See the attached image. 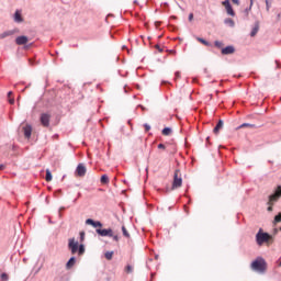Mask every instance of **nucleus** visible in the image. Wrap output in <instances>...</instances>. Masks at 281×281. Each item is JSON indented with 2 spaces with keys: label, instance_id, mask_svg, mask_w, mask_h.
Returning <instances> with one entry per match:
<instances>
[{
  "label": "nucleus",
  "instance_id": "35",
  "mask_svg": "<svg viewBox=\"0 0 281 281\" xmlns=\"http://www.w3.org/2000/svg\"><path fill=\"white\" fill-rule=\"evenodd\" d=\"M268 212H273V204H268Z\"/></svg>",
  "mask_w": 281,
  "mask_h": 281
},
{
  "label": "nucleus",
  "instance_id": "16",
  "mask_svg": "<svg viewBox=\"0 0 281 281\" xmlns=\"http://www.w3.org/2000/svg\"><path fill=\"white\" fill-rule=\"evenodd\" d=\"M76 265V257H71L68 262L66 263V269H71Z\"/></svg>",
  "mask_w": 281,
  "mask_h": 281
},
{
  "label": "nucleus",
  "instance_id": "41",
  "mask_svg": "<svg viewBox=\"0 0 281 281\" xmlns=\"http://www.w3.org/2000/svg\"><path fill=\"white\" fill-rule=\"evenodd\" d=\"M0 170H5V165H0Z\"/></svg>",
  "mask_w": 281,
  "mask_h": 281
},
{
  "label": "nucleus",
  "instance_id": "30",
  "mask_svg": "<svg viewBox=\"0 0 281 281\" xmlns=\"http://www.w3.org/2000/svg\"><path fill=\"white\" fill-rule=\"evenodd\" d=\"M214 45H215V47H217L218 49H221L224 44H223V42L215 41Z\"/></svg>",
  "mask_w": 281,
  "mask_h": 281
},
{
  "label": "nucleus",
  "instance_id": "43",
  "mask_svg": "<svg viewBox=\"0 0 281 281\" xmlns=\"http://www.w3.org/2000/svg\"><path fill=\"white\" fill-rule=\"evenodd\" d=\"M80 236H81V240L85 238V233H80Z\"/></svg>",
  "mask_w": 281,
  "mask_h": 281
},
{
  "label": "nucleus",
  "instance_id": "10",
  "mask_svg": "<svg viewBox=\"0 0 281 281\" xmlns=\"http://www.w3.org/2000/svg\"><path fill=\"white\" fill-rule=\"evenodd\" d=\"M29 41H30V40H29L27 36H25V35L18 36V37L15 38L16 45H27Z\"/></svg>",
  "mask_w": 281,
  "mask_h": 281
},
{
  "label": "nucleus",
  "instance_id": "46",
  "mask_svg": "<svg viewBox=\"0 0 281 281\" xmlns=\"http://www.w3.org/2000/svg\"><path fill=\"white\" fill-rule=\"evenodd\" d=\"M278 19H280V13L278 14Z\"/></svg>",
  "mask_w": 281,
  "mask_h": 281
},
{
  "label": "nucleus",
  "instance_id": "18",
  "mask_svg": "<svg viewBox=\"0 0 281 281\" xmlns=\"http://www.w3.org/2000/svg\"><path fill=\"white\" fill-rule=\"evenodd\" d=\"M196 41L201 43L202 45H205V47H211L212 44L210 42L203 40L202 37H196Z\"/></svg>",
  "mask_w": 281,
  "mask_h": 281
},
{
  "label": "nucleus",
  "instance_id": "19",
  "mask_svg": "<svg viewBox=\"0 0 281 281\" xmlns=\"http://www.w3.org/2000/svg\"><path fill=\"white\" fill-rule=\"evenodd\" d=\"M225 25H229V27H234V25H236V23L234 22V20L227 18L224 20Z\"/></svg>",
  "mask_w": 281,
  "mask_h": 281
},
{
  "label": "nucleus",
  "instance_id": "26",
  "mask_svg": "<svg viewBox=\"0 0 281 281\" xmlns=\"http://www.w3.org/2000/svg\"><path fill=\"white\" fill-rule=\"evenodd\" d=\"M278 223H281V213H279L273 220V225H278Z\"/></svg>",
  "mask_w": 281,
  "mask_h": 281
},
{
  "label": "nucleus",
  "instance_id": "32",
  "mask_svg": "<svg viewBox=\"0 0 281 281\" xmlns=\"http://www.w3.org/2000/svg\"><path fill=\"white\" fill-rule=\"evenodd\" d=\"M110 238H113V240H115V243H120V236L114 235V233H113V236H110Z\"/></svg>",
  "mask_w": 281,
  "mask_h": 281
},
{
  "label": "nucleus",
  "instance_id": "31",
  "mask_svg": "<svg viewBox=\"0 0 281 281\" xmlns=\"http://www.w3.org/2000/svg\"><path fill=\"white\" fill-rule=\"evenodd\" d=\"M101 183H109V177L108 176H102L101 177Z\"/></svg>",
  "mask_w": 281,
  "mask_h": 281
},
{
  "label": "nucleus",
  "instance_id": "27",
  "mask_svg": "<svg viewBox=\"0 0 281 281\" xmlns=\"http://www.w3.org/2000/svg\"><path fill=\"white\" fill-rule=\"evenodd\" d=\"M259 26H255L250 33V36H256L258 34Z\"/></svg>",
  "mask_w": 281,
  "mask_h": 281
},
{
  "label": "nucleus",
  "instance_id": "8",
  "mask_svg": "<svg viewBox=\"0 0 281 281\" xmlns=\"http://www.w3.org/2000/svg\"><path fill=\"white\" fill-rule=\"evenodd\" d=\"M97 234H99V236H113V229H111V228H104V229H102V228H98L97 229Z\"/></svg>",
  "mask_w": 281,
  "mask_h": 281
},
{
  "label": "nucleus",
  "instance_id": "21",
  "mask_svg": "<svg viewBox=\"0 0 281 281\" xmlns=\"http://www.w3.org/2000/svg\"><path fill=\"white\" fill-rule=\"evenodd\" d=\"M12 34H14L13 31H7V32L0 34V38H7V36H12Z\"/></svg>",
  "mask_w": 281,
  "mask_h": 281
},
{
  "label": "nucleus",
  "instance_id": "34",
  "mask_svg": "<svg viewBox=\"0 0 281 281\" xmlns=\"http://www.w3.org/2000/svg\"><path fill=\"white\" fill-rule=\"evenodd\" d=\"M158 148H159V149H162V150H166V145L159 144V145H158Z\"/></svg>",
  "mask_w": 281,
  "mask_h": 281
},
{
  "label": "nucleus",
  "instance_id": "38",
  "mask_svg": "<svg viewBox=\"0 0 281 281\" xmlns=\"http://www.w3.org/2000/svg\"><path fill=\"white\" fill-rule=\"evenodd\" d=\"M193 19H194V14H193V13H190V14H189V21H193Z\"/></svg>",
  "mask_w": 281,
  "mask_h": 281
},
{
  "label": "nucleus",
  "instance_id": "12",
  "mask_svg": "<svg viewBox=\"0 0 281 281\" xmlns=\"http://www.w3.org/2000/svg\"><path fill=\"white\" fill-rule=\"evenodd\" d=\"M24 136L26 137V139H30L32 137V126L31 125H26L24 128Z\"/></svg>",
  "mask_w": 281,
  "mask_h": 281
},
{
  "label": "nucleus",
  "instance_id": "29",
  "mask_svg": "<svg viewBox=\"0 0 281 281\" xmlns=\"http://www.w3.org/2000/svg\"><path fill=\"white\" fill-rule=\"evenodd\" d=\"M125 273H133V266L127 265V266L125 267Z\"/></svg>",
  "mask_w": 281,
  "mask_h": 281
},
{
  "label": "nucleus",
  "instance_id": "3",
  "mask_svg": "<svg viewBox=\"0 0 281 281\" xmlns=\"http://www.w3.org/2000/svg\"><path fill=\"white\" fill-rule=\"evenodd\" d=\"M182 184H183V179L181 178V171L177 169L173 175L172 190H176L177 188H181Z\"/></svg>",
  "mask_w": 281,
  "mask_h": 281
},
{
  "label": "nucleus",
  "instance_id": "5",
  "mask_svg": "<svg viewBox=\"0 0 281 281\" xmlns=\"http://www.w3.org/2000/svg\"><path fill=\"white\" fill-rule=\"evenodd\" d=\"M50 120H52L50 114H47V113L41 114L40 121H41L42 126H44V128H48Z\"/></svg>",
  "mask_w": 281,
  "mask_h": 281
},
{
  "label": "nucleus",
  "instance_id": "13",
  "mask_svg": "<svg viewBox=\"0 0 281 281\" xmlns=\"http://www.w3.org/2000/svg\"><path fill=\"white\" fill-rule=\"evenodd\" d=\"M86 225H91L92 227H102V224L100 222H95L91 218H88L86 221Z\"/></svg>",
  "mask_w": 281,
  "mask_h": 281
},
{
  "label": "nucleus",
  "instance_id": "7",
  "mask_svg": "<svg viewBox=\"0 0 281 281\" xmlns=\"http://www.w3.org/2000/svg\"><path fill=\"white\" fill-rule=\"evenodd\" d=\"M222 5H224V8L229 16H236V12H234V9L232 8L229 0L223 1Z\"/></svg>",
  "mask_w": 281,
  "mask_h": 281
},
{
  "label": "nucleus",
  "instance_id": "23",
  "mask_svg": "<svg viewBox=\"0 0 281 281\" xmlns=\"http://www.w3.org/2000/svg\"><path fill=\"white\" fill-rule=\"evenodd\" d=\"M122 232H123V236H125V238H131V234H128L126 226H122Z\"/></svg>",
  "mask_w": 281,
  "mask_h": 281
},
{
  "label": "nucleus",
  "instance_id": "1",
  "mask_svg": "<svg viewBox=\"0 0 281 281\" xmlns=\"http://www.w3.org/2000/svg\"><path fill=\"white\" fill-rule=\"evenodd\" d=\"M271 240H273V236L269 235V233L262 232V228H260L256 234V243L259 247H262L265 243H271Z\"/></svg>",
  "mask_w": 281,
  "mask_h": 281
},
{
  "label": "nucleus",
  "instance_id": "17",
  "mask_svg": "<svg viewBox=\"0 0 281 281\" xmlns=\"http://www.w3.org/2000/svg\"><path fill=\"white\" fill-rule=\"evenodd\" d=\"M161 134L165 136V137H168L170 135H172V128L170 127H165L161 132Z\"/></svg>",
  "mask_w": 281,
  "mask_h": 281
},
{
  "label": "nucleus",
  "instance_id": "42",
  "mask_svg": "<svg viewBox=\"0 0 281 281\" xmlns=\"http://www.w3.org/2000/svg\"><path fill=\"white\" fill-rule=\"evenodd\" d=\"M181 74L180 72H176V78H180Z\"/></svg>",
  "mask_w": 281,
  "mask_h": 281
},
{
  "label": "nucleus",
  "instance_id": "36",
  "mask_svg": "<svg viewBox=\"0 0 281 281\" xmlns=\"http://www.w3.org/2000/svg\"><path fill=\"white\" fill-rule=\"evenodd\" d=\"M144 126H145V131H146V133H148V131H150V125L145 124Z\"/></svg>",
  "mask_w": 281,
  "mask_h": 281
},
{
  "label": "nucleus",
  "instance_id": "22",
  "mask_svg": "<svg viewBox=\"0 0 281 281\" xmlns=\"http://www.w3.org/2000/svg\"><path fill=\"white\" fill-rule=\"evenodd\" d=\"M113 251H106L105 254H104V257H105V259L106 260H113Z\"/></svg>",
  "mask_w": 281,
  "mask_h": 281
},
{
  "label": "nucleus",
  "instance_id": "20",
  "mask_svg": "<svg viewBox=\"0 0 281 281\" xmlns=\"http://www.w3.org/2000/svg\"><path fill=\"white\" fill-rule=\"evenodd\" d=\"M238 128H256V124L244 123Z\"/></svg>",
  "mask_w": 281,
  "mask_h": 281
},
{
  "label": "nucleus",
  "instance_id": "28",
  "mask_svg": "<svg viewBox=\"0 0 281 281\" xmlns=\"http://www.w3.org/2000/svg\"><path fill=\"white\" fill-rule=\"evenodd\" d=\"M77 251L79 256H82V254H85V245H80Z\"/></svg>",
  "mask_w": 281,
  "mask_h": 281
},
{
  "label": "nucleus",
  "instance_id": "9",
  "mask_svg": "<svg viewBox=\"0 0 281 281\" xmlns=\"http://www.w3.org/2000/svg\"><path fill=\"white\" fill-rule=\"evenodd\" d=\"M76 172H77L78 177H85L87 175V167H85V165H82V164H79L76 169Z\"/></svg>",
  "mask_w": 281,
  "mask_h": 281
},
{
  "label": "nucleus",
  "instance_id": "11",
  "mask_svg": "<svg viewBox=\"0 0 281 281\" xmlns=\"http://www.w3.org/2000/svg\"><path fill=\"white\" fill-rule=\"evenodd\" d=\"M234 52H236L234 46H226L225 48H222L223 56H228L229 54H234Z\"/></svg>",
  "mask_w": 281,
  "mask_h": 281
},
{
  "label": "nucleus",
  "instance_id": "44",
  "mask_svg": "<svg viewBox=\"0 0 281 281\" xmlns=\"http://www.w3.org/2000/svg\"><path fill=\"white\" fill-rule=\"evenodd\" d=\"M8 98H12V91L8 93Z\"/></svg>",
  "mask_w": 281,
  "mask_h": 281
},
{
  "label": "nucleus",
  "instance_id": "2",
  "mask_svg": "<svg viewBox=\"0 0 281 281\" xmlns=\"http://www.w3.org/2000/svg\"><path fill=\"white\" fill-rule=\"evenodd\" d=\"M252 271H257L258 273H265L267 271V261L262 258H257L255 261L251 262Z\"/></svg>",
  "mask_w": 281,
  "mask_h": 281
},
{
  "label": "nucleus",
  "instance_id": "15",
  "mask_svg": "<svg viewBox=\"0 0 281 281\" xmlns=\"http://www.w3.org/2000/svg\"><path fill=\"white\" fill-rule=\"evenodd\" d=\"M14 21H15V23H23V18L21 16V12L20 11L15 12Z\"/></svg>",
  "mask_w": 281,
  "mask_h": 281
},
{
  "label": "nucleus",
  "instance_id": "14",
  "mask_svg": "<svg viewBox=\"0 0 281 281\" xmlns=\"http://www.w3.org/2000/svg\"><path fill=\"white\" fill-rule=\"evenodd\" d=\"M221 128H223V120H220L218 123L216 124V126L213 130V133L215 135H218V133L221 132Z\"/></svg>",
  "mask_w": 281,
  "mask_h": 281
},
{
  "label": "nucleus",
  "instance_id": "40",
  "mask_svg": "<svg viewBox=\"0 0 281 281\" xmlns=\"http://www.w3.org/2000/svg\"><path fill=\"white\" fill-rule=\"evenodd\" d=\"M156 49H158L160 53L164 52V49H161V47H159V45H156Z\"/></svg>",
  "mask_w": 281,
  "mask_h": 281
},
{
  "label": "nucleus",
  "instance_id": "25",
  "mask_svg": "<svg viewBox=\"0 0 281 281\" xmlns=\"http://www.w3.org/2000/svg\"><path fill=\"white\" fill-rule=\"evenodd\" d=\"M46 181L49 182L52 181V171H49V169H46V177H45Z\"/></svg>",
  "mask_w": 281,
  "mask_h": 281
},
{
  "label": "nucleus",
  "instance_id": "6",
  "mask_svg": "<svg viewBox=\"0 0 281 281\" xmlns=\"http://www.w3.org/2000/svg\"><path fill=\"white\" fill-rule=\"evenodd\" d=\"M68 248L70 249L71 254H78V241L75 238L68 239Z\"/></svg>",
  "mask_w": 281,
  "mask_h": 281
},
{
  "label": "nucleus",
  "instance_id": "45",
  "mask_svg": "<svg viewBox=\"0 0 281 281\" xmlns=\"http://www.w3.org/2000/svg\"><path fill=\"white\" fill-rule=\"evenodd\" d=\"M251 5H254V0H250V8H251Z\"/></svg>",
  "mask_w": 281,
  "mask_h": 281
},
{
  "label": "nucleus",
  "instance_id": "33",
  "mask_svg": "<svg viewBox=\"0 0 281 281\" xmlns=\"http://www.w3.org/2000/svg\"><path fill=\"white\" fill-rule=\"evenodd\" d=\"M1 280L8 281V274H7V273H2V274H1Z\"/></svg>",
  "mask_w": 281,
  "mask_h": 281
},
{
  "label": "nucleus",
  "instance_id": "39",
  "mask_svg": "<svg viewBox=\"0 0 281 281\" xmlns=\"http://www.w3.org/2000/svg\"><path fill=\"white\" fill-rule=\"evenodd\" d=\"M9 103H10V104H14V98H12V97L9 98Z\"/></svg>",
  "mask_w": 281,
  "mask_h": 281
},
{
  "label": "nucleus",
  "instance_id": "24",
  "mask_svg": "<svg viewBox=\"0 0 281 281\" xmlns=\"http://www.w3.org/2000/svg\"><path fill=\"white\" fill-rule=\"evenodd\" d=\"M273 2V0H266V10L267 12H269L271 10V3Z\"/></svg>",
  "mask_w": 281,
  "mask_h": 281
},
{
  "label": "nucleus",
  "instance_id": "37",
  "mask_svg": "<svg viewBox=\"0 0 281 281\" xmlns=\"http://www.w3.org/2000/svg\"><path fill=\"white\" fill-rule=\"evenodd\" d=\"M235 5H240V0H232Z\"/></svg>",
  "mask_w": 281,
  "mask_h": 281
},
{
  "label": "nucleus",
  "instance_id": "4",
  "mask_svg": "<svg viewBox=\"0 0 281 281\" xmlns=\"http://www.w3.org/2000/svg\"><path fill=\"white\" fill-rule=\"evenodd\" d=\"M280 199H281V186H279L274 191V193L269 196L268 205H273L274 203H278Z\"/></svg>",
  "mask_w": 281,
  "mask_h": 281
}]
</instances>
